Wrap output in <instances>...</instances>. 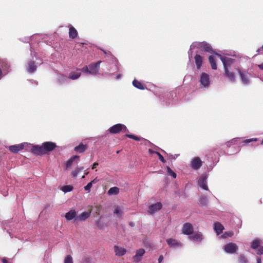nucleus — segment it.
<instances>
[{"mask_svg": "<svg viewBox=\"0 0 263 263\" xmlns=\"http://www.w3.org/2000/svg\"><path fill=\"white\" fill-rule=\"evenodd\" d=\"M202 165V161L199 157H195L191 161V167L194 170H197L199 169Z\"/></svg>", "mask_w": 263, "mask_h": 263, "instance_id": "obj_11", "label": "nucleus"}, {"mask_svg": "<svg viewBox=\"0 0 263 263\" xmlns=\"http://www.w3.org/2000/svg\"><path fill=\"white\" fill-rule=\"evenodd\" d=\"M102 50V51L105 53V54H107V53H110V52L109 51L108 52H107L105 50H103V49H101Z\"/></svg>", "mask_w": 263, "mask_h": 263, "instance_id": "obj_54", "label": "nucleus"}, {"mask_svg": "<svg viewBox=\"0 0 263 263\" xmlns=\"http://www.w3.org/2000/svg\"><path fill=\"white\" fill-rule=\"evenodd\" d=\"M234 235V233L232 231L225 232L221 236L222 238H226L228 237H232Z\"/></svg>", "mask_w": 263, "mask_h": 263, "instance_id": "obj_40", "label": "nucleus"}, {"mask_svg": "<svg viewBox=\"0 0 263 263\" xmlns=\"http://www.w3.org/2000/svg\"><path fill=\"white\" fill-rule=\"evenodd\" d=\"M57 147L56 144L52 142H45L42 146L35 145L31 148V152L34 154L42 156L47 152L53 151Z\"/></svg>", "mask_w": 263, "mask_h": 263, "instance_id": "obj_1", "label": "nucleus"}, {"mask_svg": "<svg viewBox=\"0 0 263 263\" xmlns=\"http://www.w3.org/2000/svg\"><path fill=\"white\" fill-rule=\"evenodd\" d=\"M76 212L74 210H71L68 212L66 213L65 218L67 220H71L73 219L74 218H76Z\"/></svg>", "mask_w": 263, "mask_h": 263, "instance_id": "obj_22", "label": "nucleus"}, {"mask_svg": "<svg viewBox=\"0 0 263 263\" xmlns=\"http://www.w3.org/2000/svg\"><path fill=\"white\" fill-rule=\"evenodd\" d=\"M0 68L3 69L4 72L7 73L9 65L5 61L0 59Z\"/></svg>", "mask_w": 263, "mask_h": 263, "instance_id": "obj_27", "label": "nucleus"}, {"mask_svg": "<svg viewBox=\"0 0 263 263\" xmlns=\"http://www.w3.org/2000/svg\"><path fill=\"white\" fill-rule=\"evenodd\" d=\"M81 70L83 72L89 73V69L88 66H85L83 68H82Z\"/></svg>", "mask_w": 263, "mask_h": 263, "instance_id": "obj_46", "label": "nucleus"}, {"mask_svg": "<svg viewBox=\"0 0 263 263\" xmlns=\"http://www.w3.org/2000/svg\"><path fill=\"white\" fill-rule=\"evenodd\" d=\"M114 251L116 255L119 256H122L126 253V250L125 248L120 247L117 246H115Z\"/></svg>", "mask_w": 263, "mask_h": 263, "instance_id": "obj_19", "label": "nucleus"}, {"mask_svg": "<svg viewBox=\"0 0 263 263\" xmlns=\"http://www.w3.org/2000/svg\"><path fill=\"white\" fill-rule=\"evenodd\" d=\"M78 32L77 30L73 27L71 26L69 29V36L72 39L76 38L78 36Z\"/></svg>", "mask_w": 263, "mask_h": 263, "instance_id": "obj_24", "label": "nucleus"}, {"mask_svg": "<svg viewBox=\"0 0 263 263\" xmlns=\"http://www.w3.org/2000/svg\"><path fill=\"white\" fill-rule=\"evenodd\" d=\"M145 253V250L143 249H140L137 250L135 255L133 257L134 261L138 262L141 260V257Z\"/></svg>", "mask_w": 263, "mask_h": 263, "instance_id": "obj_18", "label": "nucleus"}, {"mask_svg": "<svg viewBox=\"0 0 263 263\" xmlns=\"http://www.w3.org/2000/svg\"><path fill=\"white\" fill-rule=\"evenodd\" d=\"M194 46L197 48L201 49L202 51H204L210 53H215L211 46L205 42H195L194 43Z\"/></svg>", "mask_w": 263, "mask_h": 263, "instance_id": "obj_2", "label": "nucleus"}, {"mask_svg": "<svg viewBox=\"0 0 263 263\" xmlns=\"http://www.w3.org/2000/svg\"><path fill=\"white\" fill-rule=\"evenodd\" d=\"M223 250L228 253H235L238 250V247L236 243L230 242L226 244L223 247Z\"/></svg>", "mask_w": 263, "mask_h": 263, "instance_id": "obj_7", "label": "nucleus"}, {"mask_svg": "<svg viewBox=\"0 0 263 263\" xmlns=\"http://www.w3.org/2000/svg\"><path fill=\"white\" fill-rule=\"evenodd\" d=\"M258 67L260 69L263 70V63H261V64L258 65Z\"/></svg>", "mask_w": 263, "mask_h": 263, "instance_id": "obj_52", "label": "nucleus"}, {"mask_svg": "<svg viewBox=\"0 0 263 263\" xmlns=\"http://www.w3.org/2000/svg\"><path fill=\"white\" fill-rule=\"evenodd\" d=\"M2 261L3 262V263H9L8 260L7 259V258H2Z\"/></svg>", "mask_w": 263, "mask_h": 263, "instance_id": "obj_49", "label": "nucleus"}, {"mask_svg": "<svg viewBox=\"0 0 263 263\" xmlns=\"http://www.w3.org/2000/svg\"><path fill=\"white\" fill-rule=\"evenodd\" d=\"M257 141V139L256 138H251V139H246L244 141V142L246 143H250L252 141Z\"/></svg>", "mask_w": 263, "mask_h": 263, "instance_id": "obj_45", "label": "nucleus"}, {"mask_svg": "<svg viewBox=\"0 0 263 263\" xmlns=\"http://www.w3.org/2000/svg\"><path fill=\"white\" fill-rule=\"evenodd\" d=\"M257 254L258 255L263 254V246H260L257 250Z\"/></svg>", "mask_w": 263, "mask_h": 263, "instance_id": "obj_44", "label": "nucleus"}, {"mask_svg": "<svg viewBox=\"0 0 263 263\" xmlns=\"http://www.w3.org/2000/svg\"><path fill=\"white\" fill-rule=\"evenodd\" d=\"M236 71L238 72L242 83L245 85L249 84L251 73L248 71L242 70L239 68L236 69Z\"/></svg>", "mask_w": 263, "mask_h": 263, "instance_id": "obj_4", "label": "nucleus"}, {"mask_svg": "<svg viewBox=\"0 0 263 263\" xmlns=\"http://www.w3.org/2000/svg\"><path fill=\"white\" fill-rule=\"evenodd\" d=\"M24 148V144H23V143L11 145L8 147L9 150L13 153H17L18 152L23 149Z\"/></svg>", "mask_w": 263, "mask_h": 263, "instance_id": "obj_10", "label": "nucleus"}, {"mask_svg": "<svg viewBox=\"0 0 263 263\" xmlns=\"http://www.w3.org/2000/svg\"><path fill=\"white\" fill-rule=\"evenodd\" d=\"M133 85H134V87H135L139 89H141V90L144 89V85L140 82L138 81V80H137L136 79L133 81Z\"/></svg>", "mask_w": 263, "mask_h": 263, "instance_id": "obj_31", "label": "nucleus"}, {"mask_svg": "<svg viewBox=\"0 0 263 263\" xmlns=\"http://www.w3.org/2000/svg\"><path fill=\"white\" fill-rule=\"evenodd\" d=\"M199 82L202 86L205 88L209 87L210 84L209 75L206 73L202 72L201 74Z\"/></svg>", "mask_w": 263, "mask_h": 263, "instance_id": "obj_6", "label": "nucleus"}, {"mask_svg": "<svg viewBox=\"0 0 263 263\" xmlns=\"http://www.w3.org/2000/svg\"><path fill=\"white\" fill-rule=\"evenodd\" d=\"M162 204L161 202H157L155 204H152L149 206V212L153 213L160 210L162 208Z\"/></svg>", "mask_w": 263, "mask_h": 263, "instance_id": "obj_17", "label": "nucleus"}, {"mask_svg": "<svg viewBox=\"0 0 263 263\" xmlns=\"http://www.w3.org/2000/svg\"><path fill=\"white\" fill-rule=\"evenodd\" d=\"M125 136H126V137H127L129 138L134 139V140H135L136 141H140L142 139V138L138 137L137 136L134 135L126 134Z\"/></svg>", "mask_w": 263, "mask_h": 263, "instance_id": "obj_38", "label": "nucleus"}, {"mask_svg": "<svg viewBox=\"0 0 263 263\" xmlns=\"http://www.w3.org/2000/svg\"><path fill=\"white\" fill-rule=\"evenodd\" d=\"M101 61H98L96 63H92L88 65L89 69V74H96L98 73L100 65L101 63Z\"/></svg>", "mask_w": 263, "mask_h": 263, "instance_id": "obj_8", "label": "nucleus"}, {"mask_svg": "<svg viewBox=\"0 0 263 263\" xmlns=\"http://www.w3.org/2000/svg\"><path fill=\"white\" fill-rule=\"evenodd\" d=\"M224 229V227L219 222H216L214 223V230L217 233V235H219L222 232Z\"/></svg>", "mask_w": 263, "mask_h": 263, "instance_id": "obj_23", "label": "nucleus"}, {"mask_svg": "<svg viewBox=\"0 0 263 263\" xmlns=\"http://www.w3.org/2000/svg\"><path fill=\"white\" fill-rule=\"evenodd\" d=\"M114 214L117 215L119 217H121L123 213L122 211L120 209V207L117 206L114 211Z\"/></svg>", "mask_w": 263, "mask_h": 263, "instance_id": "obj_39", "label": "nucleus"}, {"mask_svg": "<svg viewBox=\"0 0 263 263\" xmlns=\"http://www.w3.org/2000/svg\"><path fill=\"white\" fill-rule=\"evenodd\" d=\"M155 153L158 156L159 160L163 163L165 162V160L162 155L159 152H156Z\"/></svg>", "mask_w": 263, "mask_h": 263, "instance_id": "obj_42", "label": "nucleus"}, {"mask_svg": "<svg viewBox=\"0 0 263 263\" xmlns=\"http://www.w3.org/2000/svg\"><path fill=\"white\" fill-rule=\"evenodd\" d=\"M85 261H86V262H89V258L86 259L85 260Z\"/></svg>", "mask_w": 263, "mask_h": 263, "instance_id": "obj_56", "label": "nucleus"}, {"mask_svg": "<svg viewBox=\"0 0 263 263\" xmlns=\"http://www.w3.org/2000/svg\"><path fill=\"white\" fill-rule=\"evenodd\" d=\"M79 173V170H76L72 172L71 174L73 178H76Z\"/></svg>", "mask_w": 263, "mask_h": 263, "instance_id": "obj_43", "label": "nucleus"}, {"mask_svg": "<svg viewBox=\"0 0 263 263\" xmlns=\"http://www.w3.org/2000/svg\"><path fill=\"white\" fill-rule=\"evenodd\" d=\"M195 63L198 69H200L202 63H203V57L199 54H196L195 56Z\"/></svg>", "mask_w": 263, "mask_h": 263, "instance_id": "obj_21", "label": "nucleus"}, {"mask_svg": "<svg viewBox=\"0 0 263 263\" xmlns=\"http://www.w3.org/2000/svg\"><path fill=\"white\" fill-rule=\"evenodd\" d=\"M36 68L37 66L35 65L34 61H29L28 62L27 69L29 73L34 72L36 70Z\"/></svg>", "mask_w": 263, "mask_h": 263, "instance_id": "obj_16", "label": "nucleus"}, {"mask_svg": "<svg viewBox=\"0 0 263 263\" xmlns=\"http://www.w3.org/2000/svg\"><path fill=\"white\" fill-rule=\"evenodd\" d=\"M261 144L263 145V139L262 140V141L261 142Z\"/></svg>", "mask_w": 263, "mask_h": 263, "instance_id": "obj_57", "label": "nucleus"}, {"mask_svg": "<svg viewBox=\"0 0 263 263\" xmlns=\"http://www.w3.org/2000/svg\"><path fill=\"white\" fill-rule=\"evenodd\" d=\"M149 151L150 152H152V149H149Z\"/></svg>", "mask_w": 263, "mask_h": 263, "instance_id": "obj_58", "label": "nucleus"}, {"mask_svg": "<svg viewBox=\"0 0 263 263\" xmlns=\"http://www.w3.org/2000/svg\"><path fill=\"white\" fill-rule=\"evenodd\" d=\"M77 170H79V172L83 170V167H80V168H78Z\"/></svg>", "mask_w": 263, "mask_h": 263, "instance_id": "obj_55", "label": "nucleus"}, {"mask_svg": "<svg viewBox=\"0 0 263 263\" xmlns=\"http://www.w3.org/2000/svg\"><path fill=\"white\" fill-rule=\"evenodd\" d=\"M96 214L97 215H100V211H101V205H97L96 206Z\"/></svg>", "mask_w": 263, "mask_h": 263, "instance_id": "obj_47", "label": "nucleus"}, {"mask_svg": "<svg viewBox=\"0 0 263 263\" xmlns=\"http://www.w3.org/2000/svg\"><path fill=\"white\" fill-rule=\"evenodd\" d=\"M198 185L205 190H208V186L207 185V177L202 176L201 177L198 181Z\"/></svg>", "mask_w": 263, "mask_h": 263, "instance_id": "obj_14", "label": "nucleus"}, {"mask_svg": "<svg viewBox=\"0 0 263 263\" xmlns=\"http://www.w3.org/2000/svg\"><path fill=\"white\" fill-rule=\"evenodd\" d=\"M189 237L190 239H192L195 241H201L202 239V236L200 233L194 234Z\"/></svg>", "mask_w": 263, "mask_h": 263, "instance_id": "obj_32", "label": "nucleus"}, {"mask_svg": "<svg viewBox=\"0 0 263 263\" xmlns=\"http://www.w3.org/2000/svg\"><path fill=\"white\" fill-rule=\"evenodd\" d=\"M72 189L73 186L70 185H64L62 188V190L65 193L70 192Z\"/></svg>", "mask_w": 263, "mask_h": 263, "instance_id": "obj_36", "label": "nucleus"}, {"mask_svg": "<svg viewBox=\"0 0 263 263\" xmlns=\"http://www.w3.org/2000/svg\"><path fill=\"white\" fill-rule=\"evenodd\" d=\"M167 245L170 247L177 248L181 246V243L173 238H168L166 239Z\"/></svg>", "mask_w": 263, "mask_h": 263, "instance_id": "obj_15", "label": "nucleus"}, {"mask_svg": "<svg viewBox=\"0 0 263 263\" xmlns=\"http://www.w3.org/2000/svg\"><path fill=\"white\" fill-rule=\"evenodd\" d=\"M127 130L126 126L121 123L115 124L108 129L109 133L112 134H118L121 132H126Z\"/></svg>", "mask_w": 263, "mask_h": 263, "instance_id": "obj_3", "label": "nucleus"}, {"mask_svg": "<svg viewBox=\"0 0 263 263\" xmlns=\"http://www.w3.org/2000/svg\"><path fill=\"white\" fill-rule=\"evenodd\" d=\"M261 245V240L258 238L254 239L251 243V247L253 249H258Z\"/></svg>", "mask_w": 263, "mask_h": 263, "instance_id": "obj_25", "label": "nucleus"}, {"mask_svg": "<svg viewBox=\"0 0 263 263\" xmlns=\"http://www.w3.org/2000/svg\"><path fill=\"white\" fill-rule=\"evenodd\" d=\"M99 165V163H97V162H95L93 165H92V169H95L97 166H98Z\"/></svg>", "mask_w": 263, "mask_h": 263, "instance_id": "obj_50", "label": "nucleus"}, {"mask_svg": "<svg viewBox=\"0 0 263 263\" xmlns=\"http://www.w3.org/2000/svg\"><path fill=\"white\" fill-rule=\"evenodd\" d=\"M262 49L263 50V44H262Z\"/></svg>", "mask_w": 263, "mask_h": 263, "instance_id": "obj_59", "label": "nucleus"}, {"mask_svg": "<svg viewBox=\"0 0 263 263\" xmlns=\"http://www.w3.org/2000/svg\"><path fill=\"white\" fill-rule=\"evenodd\" d=\"M91 213V210H90L88 212H84L78 216H77L75 220L77 221H85L90 216Z\"/></svg>", "mask_w": 263, "mask_h": 263, "instance_id": "obj_12", "label": "nucleus"}, {"mask_svg": "<svg viewBox=\"0 0 263 263\" xmlns=\"http://www.w3.org/2000/svg\"><path fill=\"white\" fill-rule=\"evenodd\" d=\"M225 76L232 82L236 81V76L234 72L230 70V69H224Z\"/></svg>", "mask_w": 263, "mask_h": 263, "instance_id": "obj_13", "label": "nucleus"}, {"mask_svg": "<svg viewBox=\"0 0 263 263\" xmlns=\"http://www.w3.org/2000/svg\"><path fill=\"white\" fill-rule=\"evenodd\" d=\"M216 55L220 58L222 61L224 69H230L235 61V59L229 57H222L220 54L217 53H216Z\"/></svg>", "mask_w": 263, "mask_h": 263, "instance_id": "obj_5", "label": "nucleus"}, {"mask_svg": "<svg viewBox=\"0 0 263 263\" xmlns=\"http://www.w3.org/2000/svg\"><path fill=\"white\" fill-rule=\"evenodd\" d=\"M98 181L97 178H96L93 180L89 182L86 186H84V189L85 191H87L89 193L90 191L91 188L92 187V184L96 183Z\"/></svg>", "mask_w": 263, "mask_h": 263, "instance_id": "obj_30", "label": "nucleus"}, {"mask_svg": "<svg viewBox=\"0 0 263 263\" xmlns=\"http://www.w3.org/2000/svg\"><path fill=\"white\" fill-rule=\"evenodd\" d=\"M194 228L192 224L190 223H185L182 227V232L185 235H191L193 233Z\"/></svg>", "mask_w": 263, "mask_h": 263, "instance_id": "obj_9", "label": "nucleus"}, {"mask_svg": "<svg viewBox=\"0 0 263 263\" xmlns=\"http://www.w3.org/2000/svg\"><path fill=\"white\" fill-rule=\"evenodd\" d=\"M209 61L211 65L212 68L214 70L217 69V64L214 56L210 55L209 57Z\"/></svg>", "mask_w": 263, "mask_h": 263, "instance_id": "obj_29", "label": "nucleus"}, {"mask_svg": "<svg viewBox=\"0 0 263 263\" xmlns=\"http://www.w3.org/2000/svg\"><path fill=\"white\" fill-rule=\"evenodd\" d=\"M80 157L79 156L76 155L70 158L66 164V169H68L73 164V162L77 159H79Z\"/></svg>", "mask_w": 263, "mask_h": 263, "instance_id": "obj_26", "label": "nucleus"}, {"mask_svg": "<svg viewBox=\"0 0 263 263\" xmlns=\"http://www.w3.org/2000/svg\"><path fill=\"white\" fill-rule=\"evenodd\" d=\"M88 148L87 145L81 143L79 145L76 146L74 148L75 152L78 153H82L84 152Z\"/></svg>", "mask_w": 263, "mask_h": 263, "instance_id": "obj_20", "label": "nucleus"}, {"mask_svg": "<svg viewBox=\"0 0 263 263\" xmlns=\"http://www.w3.org/2000/svg\"><path fill=\"white\" fill-rule=\"evenodd\" d=\"M81 76L80 72H71L70 73L69 78L72 80H76L79 78Z\"/></svg>", "mask_w": 263, "mask_h": 263, "instance_id": "obj_34", "label": "nucleus"}, {"mask_svg": "<svg viewBox=\"0 0 263 263\" xmlns=\"http://www.w3.org/2000/svg\"><path fill=\"white\" fill-rule=\"evenodd\" d=\"M119 192V189L117 187H111L108 191L109 195H117Z\"/></svg>", "mask_w": 263, "mask_h": 263, "instance_id": "obj_33", "label": "nucleus"}, {"mask_svg": "<svg viewBox=\"0 0 263 263\" xmlns=\"http://www.w3.org/2000/svg\"><path fill=\"white\" fill-rule=\"evenodd\" d=\"M257 263H261V259L260 257H257L256 258Z\"/></svg>", "mask_w": 263, "mask_h": 263, "instance_id": "obj_51", "label": "nucleus"}, {"mask_svg": "<svg viewBox=\"0 0 263 263\" xmlns=\"http://www.w3.org/2000/svg\"><path fill=\"white\" fill-rule=\"evenodd\" d=\"M64 263H73L72 258L71 255H67L64 260Z\"/></svg>", "mask_w": 263, "mask_h": 263, "instance_id": "obj_41", "label": "nucleus"}, {"mask_svg": "<svg viewBox=\"0 0 263 263\" xmlns=\"http://www.w3.org/2000/svg\"><path fill=\"white\" fill-rule=\"evenodd\" d=\"M163 259V255H160L158 258V261H159V263H161V261H162Z\"/></svg>", "mask_w": 263, "mask_h": 263, "instance_id": "obj_48", "label": "nucleus"}, {"mask_svg": "<svg viewBox=\"0 0 263 263\" xmlns=\"http://www.w3.org/2000/svg\"><path fill=\"white\" fill-rule=\"evenodd\" d=\"M166 170L167 172L170 176H172L174 178H176V174L174 172H173V170L169 166H167Z\"/></svg>", "mask_w": 263, "mask_h": 263, "instance_id": "obj_37", "label": "nucleus"}, {"mask_svg": "<svg viewBox=\"0 0 263 263\" xmlns=\"http://www.w3.org/2000/svg\"><path fill=\"white\" fill-rule=\"evenodd\" d=\"M95 224L100 229H102L106 226V224L102 221L101 217H100L99 219L96 221Z\"/></svg>", "mask_w": 263, "mask_h": 263, "instance_id": "obj_28", "label": "nucleus"}, {"mask_svg": "<svg viewBox=\"0 0 263 263\" xmlns=\"http://www.w3.org/2000/svg\"><path fill=\"white\" fill-rule=\"evenodd\" d=\"M239 263H248V258L243 254H241L238 257Z\"/></svg>", "mask_w": 263, "mask_h": 263, "instance_id": "obj_35", "label": "nucleus"}, {"mask_svg": "<svg viewBox=\"0 0 263 263\" xmlns=\"http://www.w3.org/2000/svg\"><path fill=\"white\" fill-rule=\"evenodd\" d=\"M129 225L132 227H133L135 226V223L133 222H130L129 223Z\"/></svg>", "mask_w": 263, "mask_h": 263, "instance_id": "obj_53", "label": "nucleus"}]
</instances>
